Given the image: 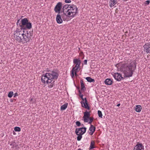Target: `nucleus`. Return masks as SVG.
I'll list each match as a JSON object with an SVG mask.
<instances>
[{
  "instance_id": "1",
  "label": "nucleus",
  "mask_w": 150,
  "mask_h": 150,
  "mask_svg": "<svg viewBox=\"0 0 150 150\" xmlns=\"http://www.w3.org/2000/svg\"><path fill=\"white\" fill-rule=\"evenodd\" d=\"M137 63L134 60L130 63L129 65L122 64L120 68V71L124 74V77H129L132 76L133 72L136 69Z\"/></svg>"
},
{
  "instance_id": "2",
  "label": "nucleus",
  "mask_w": 150,
  "mask_h": 150,
  "mask_svg": "<svg viewBox=\"0 0 150 150\" xmlns=\"http://www.w3.org/2000/svg\"><path fill=\"white\" fill-rule=\"evenodd\" d=\"M59 74L54 71H50V72L46 73L42 75L41 77V81L44 83L51 82L52 80H56L58 79Z\"/></svg>"
},
{
  "instance_id": "3",
  "label": "nucleus",
  "mask_w": 150,
  "mask_h": 150,
  "mask_svg": "<svg viewBox=\"0 0 150 150\" xmlns=\"http://www.w3.org/2000/svg\"><path fill=\"white\" fill-rule=\"evenodd\" d=\"M20 19L18 20L16 23L17 26L18 25L20 27V29L24 31L30 29L32 27V23L29 21L26 18L22 19L19 23Z\"/></svg>"
},
{
  "instance_id": "4",
  "label": "nucleus",
  "mask_w": 150,
  "mask_h": 150,
  "mask_svg": "<svg viewBox=\"0 0 150 150\" xmlns=\"http://www.w3.org/2000/svg\"><path fill=\"white\" fill-rule=\"evenodd\" d=\"M24 35V31L20 28H17L14 32V35L16 36V39L19 43L22 42V39Z\"/></svg>"
},
{
  "instance_id": "5",
  "label": "nucleus",
  "mask_w": 150,
  "mask_h": 150,
  "mask_svg": "<svg viewBox=\"0 0 150 150\" xmlns=\"http://www.w3.org/2000/svg\"><path fill=\"white\" fill-rule=\"evenodd\" d=\"M86 127H82L76 129L75 133L78 136L77 137L78 141L81 140L82 137V135L86 132Z\"/></svg>"
},
{
  "instance_id": "6",
  "label": "nucleus",
  "mask_w": 150,
  "mask_h": 150,
  "mask_svg": "<svg viewBox=\"0 0 150 150\" xmlns=\"http://www.w3.org/2000/svg\"><path fill=\"white\" fill-rule=\"evenodd\" d=\"M78 8L74 4H71L69 8L67 9L68 15H71V17L73 18L76 15L77 12Z\"/></svg>"
},
{
  "instance_id": "7",
  "label": "nucleus",
  "mask_w": 150,
  "mask_h": 150,
  "mask_svg": "<svg viewBox=\"0 0 150 150\" xmlns=\"http://www.w3.org/2000/svg\"><path fill=\"white\" fill-rule=\"evenodd\" d=\"M84 115L83 117V121L85 122H88V120L89 121L88 122L89 124L91 125V124L93 121L94 119L93 117H90V112L87 111V110L83 113Z\"/></svg>"
},
{
  "instance_id": "8",
  "label": "nucleus",
  "mask_w": 150,
  "mask_h": 150,
  "mask_svg": "<svg viewBox=\"0 0 150 150\" xmlns=\"http://www.w3.org/2000/svg\"><path fill=\"white\" fill-rule=\"evenodd\" d=\"M81 60L79 58V59H74L73 60V63L74 64H76L74 67L73 68H75L76 70H78L79 69V70L80 69V65L81 64Z\"/></svg>"
},
{
  "instance_id": "9",
  "label": "nucleus",
  "mask_w": 150,
  "mask_h": 150,
  "mask_svg": "<svg viewBox=\"0 0 150 150\" xmlns=\"http://www.w3.org/2000/svg\"><path fill=\"white\" fill-rule=\"evenodd\" d=\"M62 3L61 2H58L55 6L54 10L55 12L58 13H60L62 7Z\"/></svg>"
},
{
  "instance_id": "10",
  "label": "nucleus",
  "mask_w": 150,
  "mask_h": 150,
  "mask_svg": "<svg viewBox=\"0 0 150 150\" xmlns=\"http://www.w3.org/2000/svg\"><path fill=\"white\" fill-rule=\"evenodd\" d=\"M115 79L117 81H120L122 79H124V78L122 77L121 74L118 73H116L113 75Z\"/></svg>"
},
{
  "instance_id": "11",
  "label": "nucleus",
  "mask_w": 150,
  "mask_h": 150,
  "mask_svg": "<svg viewBox=\"0 0 150 150\" xmlns=\"http://www.w3.org/2000/svg\"><path fill=\"white\" fill-rule=\"evenodd\" d=\"M144 51L147 53H150V43L145 44L143 46Z\"/></svg>"
},
{
  "instance_id": "12",
  "label": "nucleus",
  "mask_w": 150,
  "mask_h": 150,
  "mask_svg": "<svg viewBox=\"0 0 150 150\" xmlns=\"http://www.w3.org/2000/svg\"><path fill=\"white\" fill-rule=\"evenodd\" d=\"M22 39V42L23 43L27 44L28 43H29L32 40L31 38H29V37H27L25 35H24Z\"/></svg>"
},
{
  "instance_id": "13",
  "label": "nucleus",
  "mask_w": 150,
  "mask_h": 150,
  "mask_svg": "<svg viewBox=\"0 0 150 150\" xmlns=\"http://www.w3.org/2000/svg\"><path fill=\"white\" fill-rule=\"evenodd\" d=\"M144 146L141 143H138L134 148L133 150H144Z\"/></svg>"
},
{
  "instance_id": "14",
  "label": "nucleus",
  "mask_w": 150,
  "mask_h": 150,
  "mask_svg": "<svg viewBox=\"0 0 150 150\" xmlns=\"http://www.w3.org/2000/svg\"><path fill=\"white\" fill-rule=\"evenodd\" d=\"M62 16L60 13H58L56 17V21L57 23L61 24L62 23L63 21L62 18Z\"/></svg>"
},
{
  "instance_id": "15",
  "label": "nucleus",
  "mask_w": 150,
  "mask_h": 150,
  "mask_svg": "<svg viewBox=\"0 0 150 150\" xmlns=\"http://www.w3.org/2000/svg\"><path fill=\"white\" fill-rule=\"evenodd\" d=\"M78 70H76L75 69V68H73L71 70V76L72 78H73L74 76V75L76 76H77L78 75L77 74V73L78 72Z\"/></svg>"
},
{
  "instance_id": "16",
  "label": "nucleus",
  "mask_w": 150,
  "mask_h": 150,
  "mask_svg": "<svg viewBox=\"0 0 150 150\" xmlns=\"http://www.w3.org/2000/svg\"><path fill=\"white\" fill-rule=\"evenodd\" d=\"M33 30L32 31H29L27 30L24 31V35L27 36V37H29V38H31L33 35Z\"/></svg>"
},
{
  "instance_id": "17",
  "label": "nucleus",
  "mask_w": 150,
  "mask_h": 150,
  "mask_svg": "<svg viewBox=\"0 0 150 150\" xmlns=\"http://www.w3.org/2000/svg\"><path fill=\"white\" fill-rule=\"evenodd\" d=\"M96 128L93 125H91L90 127L89 128V130L90 132L89 134L91 135H92L96 130Z\"/></svg>"
},
{
  "instance_id": "18",
  "label": "nucleus",
  "mask_w": 150,
  "mask_h": 150,
  "mask_svg": "<svg viewBox=\"0 0 150 150\" xmlns=\"http://www.w3.org/2000/svg\"><path fill=\"white\" fill-rule=\"evenodd\" d=\"M113 81L111 79H106L104 83L105 84L107 85H111Z\"/></svg>"
},
{
  "instance_id": "19",
  "label": "nucleus",
  "mask_w": 150,
  "mask_h": 150,
  "mask_svg": "<svg viewBox=\"0 0 150 150\" xmlns=\"http://www.w3.org/2000/svg\"><path fill=\"white\" fill-rule=\"evenodd\" d=\"M81 90L82 92H84L86 90V88L85 87L84 84L83 83V81L82 79H81L80 81Z\"/></svg>"
},
{
  "instance_id": "20",
  "label": "nucleus",
  "mask_w": 150,
  "mask_h": 150,
  "mask_svg": "<svg viewBox=\"0 0 150 150\" xmlns=\"http://www.w3.org/2000/svg\"><path fill=\"white\" fill-rule=\"evenodd\" d=\"M68 13H67H67H64V14H61V16L63 20L64 21H65L67 20L68 18V17H71V15H68Z\"/></svg>"
},
{
  "instance_id": "21",
  "label": "nucleus",
  "mask_w": 150,
  "mask_h": 150,
  "mask_svg": "<svg viewBox=\"0 0 150 150\" xmlns=\"http://www.w3.org/2000/svg\"><path fill=\"white\" fill-rule=\"evenodd\" d=\"M117 3V0H110L109 1V6L111 8Z\"/></svg>"
},
{
  "instance_id": "22",
  "label": "nucleus",
  "mask_w": 150,
  "mask_h": 150,
  "mask_svg": "<svg viewBox=\"0 0 150 150\" xmlns=\"http://www.w3.org/2000/svg\"><path fill=\"white\" fill-rule=\"evenodd\" d=\"M142 109V107L140 105H136L135 110L137 112H140Z\"/></svg>"
},
{
  "instance_id": "23",
  "label": "nucleus",
  "mask_w": 150,
  "mask_h": 150,
  "mask_svg": "<svg viewBox=\"0 0 150 150\" xmlns=\"http://www.w3.org/2000/svg\"><path fill=\"white\" fill-rule=\"evenodd\" d=\"M68 105L67 103L64 104L63 105H62L61 107L60 110H65L67 108Z\"/></svg>"
},
{
  "instance_id": "24",
  "label": "nucleus",
  "mask_w": 150,
  "mask_h": 150,
  "mask_svg": "<svg viewBox=\"0 0 150 150\" xmlns=\"http://www.w3.org/2000/svg\"><path fill=\"white\" fill-rule=\"evenodd\" d=\"M84 105H81V106L82 107H83L85 108V109H87V110H89L90 109V106H89L88 103H84L83 104Z\"/></svg>"
},
{
  "instance_id": "25",
  "label": "nucleus",
  "mask_w": 150,
  "mask_h": 150,
  "mask_svg": "<svg viewBox=\"0 0 150 150\" xmlns=\"http://www.w3.org/2000/svg\"><path fill=\"white\" fill-rule=\"evenodd\" d=\"M86 79L87 81L90 83L95 82L94 79L91 78V77H86Z\"/></svg>"
},
{
  "instance_id": "26",
  "label": "nucleus",
  "mask_w": 150,
  "mask_h": 150,
  "mask_svg": "<svg viewBox=\"0 0 150 150\" xmlns=\"http://www.w3.org/2000/svg\"><path fill=\"white\" fill-rule=\"evenodd\" d=\"M94 144H95L94 142L93 141H91V143L90 145V146L89 147V150L92 149H94L95 148Z\"/></svg>"
},
{
  "instance_id": "27",
  "label": "nucleus",
  "mask_w": 150,
  "mask_h": 150,
  "mask_svg": "<svg viewBox=\"0 0 150 150\" xmlns=\"http://www.w3.org/2000/svg\"><path fill=\"white\" fill-rule=\"evenodd\" d=\"M55 81H53V80H52L51 82L48 83H47V84L50 83V84L48 86V87L49 88H51L54 85V82Z\"/></svg>"
},
{
  "instance_id": "28",
  "label": "nucleus",
  "mask_w": 150,
  "mask_h": 150,
  "mask_svg": "<svg viewBox=\"0 0 150 150\" xmlns=\"http://www.w3.org/2000/svg\"><path fill=\"white\" fill-rule=\"evenodd\" d=\"M71 5V4H70L69 5L67 4H66L63 6V8L65 10L67 9V8L68 9V8H69V7Z\"/></svg>"
},
{
  "instance_id": "29",
  "label": "nucleus",
  "mask_w": 150,
  "mask_h": 150,
  "mask_svg": "<svg viewBox=\"0 0 150 150\" xmlns=\"http://www.w3.org/2000/svg\"><path fill=\"white\" fill-rule=\"evenodd\" d=\"M13 95V91H10L8 94V96L9 98H11L12 97Z\"/></svg>"
},
{
  "instance_id": "30",
  "label": "nucleus",
  "mask_w": 150,
  "mask_h": 150,
  "mask_svg": "<svg viewBox=\"0 0 150 150\" xmlns=\"http://www.w3.org/2000/svg\"><path fill=\"white\" fill-rule=\"evenodd\" d=\"M98 117H99L102 118L103 115L101 111L99 110H98Z\"/></svg>"
},
{
  "instance_id": "31",
  "label": "nucleus",
  "mask_w": 150,
  "mask_h": 150,
  "mask_svg": "<svg viewBox=\"0 0 150 150\" xmlns=\"http://www.w3.org/2000/svg\"><path fill=\"white\" fill-rule=\"evenodd\" d=\"M14 130L16 132H20L21 131V129L19 127H16L14 128Z\"/></svg>"
},
{
  "instance_id": "32",
  "label": "nucleus",
  "mask_w": 150,
  "mask_h": 150,
  "mask_svg": "<svg viewBox=\"0 0 150 150\" xmlns=\"http://www.w3.org/2000/svg\"><path fill=\"white\" fill-rule=\"evenodd\" d=\"M10 145L12 146V148H13L14 147H16L18 146L15 142L10 144Z\"/></svg>"
},
{
  "instance_id": "33",
  "label": "nucleus",
  "mask_w": 150,
  "mask_h": 150,
  "mask_svg": "<svg viewBox=\"0 0 150 150\" xmlns=\"http://www.w3.org/2000/svg\"><path fill=\"white\" fill-rule=\"evenodd\" d=\"M68 13L67 10H65L63 8H62V11L61 10L60 13H62V14H64V13Z\"/></svg>"
},
{
  "instance_id": "34",
  "label": "nucleus",
  "mask_w": 150,
  "mask_h": 150,
  "mask_svg": "<svg viewBox=\"0 0 150 150\" xmlns=\"http://www.w3.org/2000/svg\"><path fill=\"white\" fill-rule=\"evenodd\" d=\"M84 102H83V101H82L81 102V105H83V104L84 103H88V102L87 100V99L86 98H84Z\"/></svg>"
},
{
  "instance_id": "35",
  "label": "nucleus",
  "mask_w": 150,
  "mask_h": 150,
  "mask_svg": "<svg viewBox=\"0 0 150 150\" xmlns=\"http://www.w3.org/2000/svg\"><path fill=\"white\" fill-rule=\"evenodd\" d=\"M79 93V96L81 98V99H82V98H83V95H82L81 93V91L80 90H79L78 91Z\"/></svg>"
},
{
  "instance_id": "36",
  "label": "nucleus",
  "mask_w": 150,
  "mask_h": 150,
  "mask_svg": "<svg viewBox=\"0 0 150 150\" xmlns=\"http://www.w3.org/2000/svg\"><path fill=\"white\" fill-rule=\"evenodd\" d=\"M76 124L78 127H79L81 125V124L79 121H77L76 122Z\"/></svg>"
},
{
  "instance_id": "37",
  "label": "nucleus",
  "mask_w": 150,
  "mask_h": 150,
  "mask_svg": "<svg viewBox=\"0 0 150 150\" xmlns=\"http://www.w3.org/2000/svg\"><path fill=\"white\" fill-rule=\"evenodd\" d=\"M150 2V1L149 0H147L145 2V4L146 5H149Z\"/></svg>"
},
{
  "instance_id": "38",
  "label": "nucleus",
  "mask_w": 150,
  "mask_h": 150,
  "mask_svg": "<svg viewBox=\"0 0 150 150\" xmlns=\"http://www.w3.org/2000/svg\"><path fill=\"white\" fill-rule=\"evenodd\" d=\"M65 2L67 3H70L71 1V0H65Z\"/></svg>"
},
{
  "instance_id": "39",
  "label": "nucleus",
  "mask_w": 150,
  "mask_h": 150,
  "mask_svg": "<svg viewBox=\"0 0 150 150\" xmlns=\"http://www.w3.org/2000/svg\"><path fill=\"white\" fill-rule=\"evenodd\" d=\"M87 59L84 60L83 61L84 64L86 65L87 64Z\"/></svg>"
},
{
  "instance_id": "40",
  "label": "nucleus",
  "mask_w": 150,
  "mask_h": 150,
  "mask_svg": "<svg viewBox=\"0 0 150 150\" xmlns=\"http://www.w3.org/2000/svg\"><path fill=\"white\" fill-rule=\"evenodd\" d=\"M18 96V93H15V94H14V96H13V97H16L17 96Z\"/></svg>"
},
{
  "instance_id": "41",
  "label": "nucleus",
  "mask_w": 150,
  "mask_h": 150,
  "mask_svg": "<svg viewBox=\"0 0 150 150\" xmlns=\"http://www.w3.org/2000/svg\"><path fill=\"white\" fill-rule=\"evenodd\" d=\"M46 71L49 72H50V71H52L50 70L48 68L46 69Z\"/></svg>"
},
{
  "instance_id": "42",
  "label": "nucleus",
  "mask_w": 150,
  "mask_h": 150,
  "mask_svg": "<svg viewBox=\"0 0 150 150\" xmlns=\"http://www.w3.org/2000/svg\"><path fill=\"white\" fill-rule=\"evenodd\" d=\"M120 105V103H119L117 104V106H118V107H119Z\"/></svg>"
},
{
  "instance_id": "43",
  "label": "nucleus",
  "mask_w": 150,
  "mask_h": 150,
  "mask_svg": "<svg viewBox=\"0 0 150 150\" xmlns=\"http://www.w3.org/2000/svg\"><path fill=\"white\" fill-rule=\"evenodd\" d=\"M33 98H32L30 100V101H33Z\"/></svg>"
},
{
  "instance_id": "44",
  "label": "nucleus",
  "mask_w": 150,
  "mask_h": 150,
  "mask_svg": "<svg viewBox=\"0 0 150 150\" xmlns=\"http://www.w3.org/2000/svg\"><path fill=\"white\" fill-rule=\"evenodd\" d=\"M77 89L79 90H79H80V89H80V87H77Z\"/></svg>"
},
{
  "instance_id": "45",
  "label": "nucleus",
  "mask_w": 150,
  "mask_h": 150,
  "mask_svg": "<svg viewBox=\"0 0 150 150\" xmlns=\"http://www.w3.org/2000/svg\"><path fill=\"white\" fill-rule=\"evenodd\" d=\"M83 101H84V98H82V99H81Z\"/></svg>"
},
{
  "instance_id": "46",
  "label": "nucleus",
  "mask_w": 150,
  "mask_h": 150,
  "mask_svg": "<svg viewBox=\"0 0 150 150\" xmlns=\"http://www.w3.org/2000/svg\"><path fill=\"white\" fill-rule=\"evenodd\" d=\"M118 65V64H117L116 65V67H118V66H117Z\"/></svg>"
},
{
  "instance_id": "47",
  "label": "nucleus",
  "mask_w": 150,
  "mask_h": 150,
  "mask_svg": "<svg viewBox=\"0 0 150 150\" xmlns=\"http://www.w3.org/2000/svg\"><path fill=\"white\" fill-rule=\"evenodd\" d=\"M77 150H82V149L79 148V149H78Z\"/></svg>"
},
{
  "instance_id": "48",
  "label": "nucleus",
  "mask_w": 150,
  "mask_h": 150,
  "mask_svg": "<svg viewBox=\"0 0 150 150\" xmlns=\"http://www.w3.org/2000/svg\"><path fill=\"white\" fill-rule=\"evenodd\" d=\"M81 125H82V126H84V125H83V124H81Z\"/></svg>"
}]
</instances>
